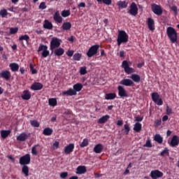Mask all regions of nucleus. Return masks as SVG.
I'll list each match as a JSON object with an SVG mask.
<instances>
[{
  "label": "nucleus",
  "mask_w": 179,
  "mask_h": 179,
  "mask_svg": "<svg viewBox=\"0 0 179 179\" xmlns=\"http://www.w3.org/2000/svg\"><path fill=\"white\" fill-rule=\"evenodd\" d=\"M9 68L12 72H17L19 71V64L17 63H11L9 64Z\"/></svg>",
  "instance_id": "obj_30"
},
{
  "label": "nucleus",
  "mask_w": 179,
  "mask_h": 179,
  "mask_svg": "<svg viewBox=\"0 0 179 179\" xmlns=\"http://www.w3.org/2000/svg\"><path fill=\"white\" fill-rule=\"evenodd\" d=\"M10 130H1V136L3 139H6L10 135Z\"/></svg>",
  "instance_id": "obj_33"
},
{
  "label": "nucleus",
  "mask_w": 179,
  "mask_h": 179,
  "mask_svg": "<svg viewBox=\"0 0 179 179\" xmlns=\"http://www.w3.org/2000/svg\"><path fill=\"white\" fill-rule=\"evenodd\" d=\"M97 2H103V3H105V5H111L112 3V0H96Z\"/></svg>",
  "instance_id": "obj_53"
},
{
  "label": "nucleus",
  "mask_w": 179,
  "mask_h": 179,
  "mask_svg": "<svg viewBox=\"0 0 179 179\" xmlns=\"http://www.w3.org/2000/svg\"><path fill=\"white\" fill-rule=\"evenodd\" d=\"M163 176H164L163 172L159 170L152 171L150 173V177H151V178L152 179L162 178Z\"/></svg>",
  "instance_id": "obj_12"
},
{
  "label": "nucleus",
  "mask_w": 179,
  "mask_h": 179,
  "mask_svg": "<svg viewBox=\"0 0 179 179\" xmlns=\"http://www.w3.org/2000/svg\"><path fill=\"white\" fill-rule=\"evenodd\" d=\"M152 10L155 15H157V16H161V15H163V8H162L161 6L156 3L152 5Z\"/></svg>",
  "instance_id": "obj_9"
},
{
  "label": "nucleus",
  "mask_w": 179,
  "mask_h": 179,
  "mask_svg": "<svg viewBox=\"0 0 179 179\" xmlns=\"http://www.w3.org/2000/svg\"><path fill=\"white\" fill-rule=\"evenodd\" d=\"M30 162H31L30 154H26L20 158V164L21 166H27V164H30Z\"/></svg>",
  "instance_id": "obj_8"
},
{
  "label": "nucleus",
  "mask_w": 179,
  "mask_h": 179,
  "mask_svg": "<svg viewBox=\"0 0 179 179\" xmlns=\"http://www.w3.org/2000/svg\"><path fill=\"white\" fill-rule=\"evenodd\" d=\"M159 156H162V157H164V156H170L169 148H165L164 150L159 154Z\"/></svg>",
  "instance_id": "obj_42"
},
{
  "label": "nucleus",
  "mask_w": 179,
  "mask_h": 179,
  "mask_svg": "<svg viewBox=\"0 0 179 179\" xmlns=\"http://www.w3.org/2000/svg\"><path fill=\"white\" fill-rule=\"evenodd\" d=\"M54 132V130L50 127H46L44 129L43 134L45 135V136H51L52 135V133Z\"/></svg>",
  "instance_id": "obj_31"
},
{
  "label": "nucleus",
  "mask_w": 179,
  "mask_h": 179,
  "mask_svg": "<svg viewBox=\"0 0 179 179\" xmlns=\"http://www.w3.org/2000/svg\"><path fill=\"white\" fill-rule=\"evenodd\" d=\"M86 69H87L86 66L80 67V75H86V73H87V70Z\"/></svg>",
  "instance_id": "obj_51"
},
{
  "label": "nucleus",
  "mask_w": 179,
  "mask_h": 179,
  "mask_svg": "<svg viewBox=\"0 0 179 179\" xmlns=\"http://www.w3.org/2000/svg\"><path fill=\"white\" fill-rule=\"evenodd\" d=\"M133 129L134 131H135V132H141L142 131V124H141L140 122H136V124H134Z\"/></svg>",
  "instance_id": "obj_38"
},
{
  "label": "nucleus",
  "mask_w": 179,
  "mask_h": 179,
  "mask_svg": "<svg viewBox=\"0 0 179 179\" xmlns=\"http://www.w3.org/2000/svg\"><path fill=\"white\" fill-rule=\"evenodd\" d=\"M166 35L172 44H174L178 41V33L176 31V29L172 27L166 28Z\"/></svg>",
  "instance_id": "obj_1"
},
{
  "label": "nucleus",
  "mask_w": 179,
  "mask_h": 179,
  "mask_svg": "<svg viewBox=\"0 0 179 179\" xmlns=\"http://www.w3.org/2000/svg\"><path fill=\"white\" fill-rule=\"evenodd\" d=\"M41 55L43 58H47L48 55H50V50H48V46L43 44H40L38 49L37 50L38 52H41Z\"/></svg>",
  "instance_id": "obj_6"
},
{
  "label": "nucleus",
  "mask_w": 179,
  "mask_h": 179,
  "mask_svg": "<svg viewBox=\"0 0 179 179\" xmlns=\"http://www.w3.org/2000/svg\"><path fill=\"white\" fill-rule=\"evenodd\" d=\"M70 15H71L70 10H64L62 11V17H68V16H70Z\"/></svg>",
  "instance_id": "obj_45"
},
{
  "label": "nucleus",
  "mask_w": 179,
  "mask_h": 179,
  "mask_svg": "<svg viewBox=\"0 0 179 179\" xmlns=\"http://www.w3.org/2000/svg\"><path fill=\"white\" fill-rule=\"evenodd\" d=\"M154 141H155V142H157V143L162 144L163 143V137H162L160 134H157L154 137Z\"/></svg>",
  "instance_id": "obj_40"
},
{
  "label": "nucleus",
  "mask_w": 179,
  "mask_h": 179,
  "mask_svg": "<svg viewBox=\"0 0 179 179\" xmlns=\"http://www.w3.org/2000/svg\"><path fill=\"white\" fill-rule=\"evenodd\" d=\"M103 149L104 146H103V144L98 143L94 146L93 151L94 152V153L100 154L101 153V152H103Z\"/></svg>",
  "instance_id": "obj_18"
},
{
  "label": "nucleus",
  "mask_w": 179,
  "mask_h": 179,
  "mask_svg": "<svg viewBox=\"0 0 179 179\" xmlns=\"http://www.w3.org/2000/svg\"><path fill=\"white\" fill-rule=\"evenodd\" d=\"M0 15L1 16V17H6L8 16V10H6V9L1 10Z\"/></svg>",
  "instance_id": "obj_49"
},
{
  "label": "nucleus",
  "mask_w": 179,
  "mask_h": 179,
  "mask_svg": "<svg viewBox=\"0 0 179 179\" xmlns=\"http://www.w3.org/2000/svg\"><path fill=\"white\" fill-rule=\"evenodd\" d=\"M152 141L150 139L147 140L145 144L143 145L144 148H152Z\"/></svg>",
  "instance_id": "obj_55"
},
{
  "label": "nucleus",
  "mask_w": 179,
  "mask_h": 179,
  "mask_svg": "<svg viewBox=\"0 0 179 179\" xmlns=\"http://www.w3.org/2000/svg\"><path fill=\"white\" fill-rule=\"evenodd\" d=\"M73 50H68L66 54L68 57H73Z\"/></svg>",
  "instance_id": "obj_61"
},
{
  "label": "nucleus",
  "mask_w": 179,
  "mask_h": 179,
  "mask_svg": "<svg viewBox=\"0 0 179 179\" xmlns=\"http://www.w3.org/2000/svg\"><path fill=\"white\" fill-rule=\"evenodd\" d=\"M10 78H12V74L8 70H3L0 72V79H4V80H10Z\"/></svg>",
  "instance_id": "obj_10"
},
{
  "label": "nucleus",
  "mask_w": 179,
  "mask_h": 179,
  "mask_svg": "<svg viewBox=\"0 0 179 179\" xmlns=\"http://www.w3.org/2000/svg\"><path fill=\"white\" fill-rule=\"evenodd\" d=\"M60 177L61 178H66V177H68V172H62L60 174Z\"/></svg>",
  "instance_id": "obj_60"
},
{
  "label": "nucleus",
  "mask_w": 179,
  "mask_h": 179,
  "mask_svg": "<svg viewBox=\"0 0 179 179\" xmlns=\"http://www.w3.org/2000/svg\"><path fill=\"white\" fill-rule=\"evenodd\" d=\"M151 99L157 106H163V99L160 98V94L157 92H152L151 94Z\"/></svg>",
  "instance_id": "obj_7"
},
{
  "label": "nucleus",
  "mask_w": 179,
  "mask_h": 179,
  "mask_svg": "<svg viewBox=\"0 0 179 179\" xmlns=\"http://www.w3.org/2000/svg\"><path fill=\"white\" fill-rule=\"evenodd\" d=\"M21 97L22 100H30V99H31V94L29 90H24Z\"/></svg>",
  "instance_id": "obj_19"
},
{
  "label": "nucleus",
  "mask_w": 179,
  "mask_h": 179,
  "mask_svg": "<svg viewBox=\"0 0 179 179\" xmlns=\"http://www.w3.org/2000/svg\"><path fill=\"white\" fill-rule=\"evenodd\" d=\"M44 85L41 83L35 82L31 85V90L38 91L41 90Z\"/></svg>",
  "instance_id": "obj_15"
},
{
  "label": "nucleus",
  "mask_w": 179,
  "mask_h": 179,
  "mask_svg": "<svg viewBox=\"0 0 179 179\" xmlns=\"http://www.w3.org/2000/svg\"><path fill=\"white\" fill-rule=\"evenodd\" d=\"M136 121L137 122H141V121H143V117L137 116V117H136Z\"/></svg>",
  "instance_id": "obj_62"
},
{
  "label": "nucleus",
  "mask_w": 179,
  "mask_h": 179,
  "mask_svg": "<svg viewBox=\"0 0 179 179\" xmlns=\"http://www.w3.org/2000/svg\"><path fill=\"white\" fill-rule=\"evenodd\" d=\"M101 57H107V54H106L104 49H101Z\"/></svg>",
  "instance_id": "obj_64"
},
{
  "label": "nucleus",
  "mask_w": 179,
  "mask_h": 179,
  "mask_svg": "<svg viewBox=\"0 0 179 179\" xmlns=\"http://www.w3.org/2000/svg\"><path fill=\"white\" fill-rule=\"evenodd\" d=\"M62 28L63 29V30L66 31L71 30V29L72 28V24H71V22H64Z\"/></svg>",
  "instance_id": "obj_36"
},
{
  "label": "nucleus",
  "mask_w": 179,
  "mask_h": 179,
  "mask_svg": "<svg viewBox=\"0 0 179 179\" xmlns=\"http://www.w3.org/2000/svg\"><path fill=\"white\" fill-rule=\"evenodd\" d=\"M171 9L174 12L175 15H178V8H177V6H173L171 7Z\"/></svg>",
  "instance_id": "obj_56"
},
{
  "label": "nucleus",
  "mask_w": 179,
  "mask_h": 179,
  "mask_svg": "<svg viewBox=\"0 0 179 179\" xmlns=\"http://www.w3.org/2000/svg\"><path fill=\"white\" fill-rule=\"evenodd\" d=\"M73 149H75V144L70 143L64 148V153L66 155H71L73 152Z\"/></svg>",
  "instance_id": "obj_16"
},
{
  "label": "nucleus",
  "mask_w": 179,
  "mask_h": 179,
  "mask_svg": "<svg viewBox=\"0 0 179 179\" xmlns=\"http://www.w3.org/2000/svg\"><path fill=\"white\" fill-rule=\"evenodd\" d=\"M155 127H159V125H162V119L156 120L155 121Z\"/></svg>",
  "instance_id": "obj_58"
},
{
  "label": "nucleus",
  "mask_w": 179,
  "mask_h": 179,
  "mask_svg": "<svg viewBox=\"0 0 179 179\" xmlns=\"http://www.w3.org/2000/svg\"><path fill=\"white\" fill-rule=\"evenodd\" d=\"M61 43H62V41L61 39L57 38V37H53L50 41V50L52 51V53L54 52V49L55 48H59V45H61Z\"/></svg>",
  "instance_id": "obj_4"
},
{
  "label": "nucleus",
  "mask_w": 179,
  "mask_h": 179,
  "mask_svg": "<svg viewBox=\"0 0 179 179\" xmlns=\"http://www.w3.org/2000/svg\"><path fill=\"white\" fill-rule=\"evenodd\" d=\"M40 148L39 144H36L32 147L31 153L33 156H37L38 155V148Z\"/></svg>",
  "instance_id": "obj_34"
},
{
  "label": "nucleus",
  "mask_w": 179,
  "mask_h": 179,
  "mask_svg": "<svg viewBox=\"0 0 179 179\" xmlns=\"http://www.w3.org/2000/svg\"><path fill=\"white\" fill-rule=\"evenodd\" d=\"M174 112L173 111V109L169 106V105H166V114L167 115H171V114H173Z\"/></svg>",
  "instance_id": "obj_54"
},
{
  "label": "nucleus",
  "mask_w": 179,
  "mask_h": 179,
  "mask_svg": "<svg viewBox=\"0 0 179 179\" xmlns=\"http://www.w3.org/2000/svg\"><path fill=\"white\" fill-rule=\"evenodd\" d=\"M80 58H82V55L80 53H75L73 56L74 61H80Z\"/></svg>",
  "instance_id": "obj_47"
},
{
  "label": "nucleus",
  "mask_w": 179,
  "mask_h": 179,
  "mask_svg": "<svg viewBox=\"0 0 179 179\" xmlns=\"http://www.w3.org/2000/svg\"><path fill=\"white\" fill-rule=\"evenodd\" d=\"M118 96L124 99V97H128V92L125 90L123 86L119 85L117 87Z\"/></svg>",
  "instance_id": "obj_13"
},
{
  "label": "nucleus",
  "mask_w": 179,
  "mask_h": 179,
  "mask_svg": "<svg viewBox=\"0 0 179 179\" xmlns=\"http://www.w3.org/2000/svg\"><path fill=\"white\" fill-rule=\"evenodd\" d=\"M30 124L32 127H35V128L40 127V123L37 120H31Z\"/></svg>",
  "instance_id": "obj_48"
},
{
  "label": "nucleus",
  "mask_w": 179,
  "mask_h": 179,
  "mask_svg": "<svg viewBox=\"0 0 179 179\" xmlns=\"http://www.w3.org/2000/svg\"><path fill=\"white\" fill-rule=\"evenodd\" d=\"M22 173L24 174L25 177H29V166H27V165H23Z\"/></svg>",
  "instance_id": "obj_41"
},
{
  "label": "nucleus",
  "mask_w": 179,
  "mask_h": 179,
  "mask_svg": "<svg viewBox=\"0 0 179 179\" xmlns=\"http://www.w3.org/2000/svg\"><path fill=\"white\" fill-rule=\"evenodd\" d=\"M131 131V127L128 124V122H126V124L124 125V128L122 129L123 135H129V131Z\"/></svg>",
  "instance_id": "obj_25"
},
{
  "label": "nucleus",
  "mask_w": 179,
  "mask_h": 179,
  "mask_svg": "<svg viewBox=\"0 0 179 179\" xmlns=\"http://www.w3.org/2000/svg\"><path fill=\"white\" fill-rule=\"evenodd\" d=\"M179 145V137L177 135H175L172 137L171 141V146L172 148H176V146H178Z\"/></svg>",
  "instance_id": "obj_17"
},
{
  "label": "nucleus",
  "mask_w": 179,
  "mask_h": 179,
  "mask_svg": "<svg viewBox=\"0 0 179 179\" xmlns=\"http://www.w3.org/2000/svg\"><path fill=\"white\" fill-rule=\"evenodd\" d=\"M128 13L131 15V16H136V15H138V6L136 5V3L132 2L131 3Z\"/></svg>",
  "instance_id": "obj_11"
},
{
  "label": "nucleus",
  "mask_w": 179,
  "mask_h": 179,
  "mask_svg": "<svg viewBox=\"0 0 179 179\" xmlns=\"http://www.w3.org/2000/svg\"><path fill=\"white\" fill-rule=\"evenodd\" d=\"M120 85H123V86H127V87H132L135 86V83L129 78H124L120 80Z\"/></svg>",
  "instance_id": "obj_14"
},
{
  "label": "nucleus",
  "mask_w": 179,
  "mask_h": 179,
  "mask_svg": "<svg viewBox=\"0 0 179 179\" xmlns=\"http://www.w3.org/2000/svg\"><path fill=\"white\" fill-rule=\"evenodd\" d=\"M63 96H76V92L72 88L62 92Z\"/></svg>",
  "instance_id": "obj_27"
},
{
  "label": "nucleus",
  "mask_w": 179,
  "mask_h": 179,
  "mask_svg": "<svg viewBox=\"0 0 179 179\" xmlns=\"http://www.w3.org/2000/svg\"><path fill=\"white\" fill-rule=\"evenodd\" d=\"M53 19H54L55 22H57V23H62V20H64V19L61 16V14H59V11H57L55 13V15L53 16Z\"/></svg>",
  "instance_id": "obj_22"
},
{
  "label": "nucleus",
  "mask_w": 179,
  "mask_h": 179,
  "mask_svg": "<svg viewBox=\"0 0 179 179\" xmlns=\"http://www.w3.org/2000/svg\"><path fill=\"white\" fill-rule=\"evenodd\" d=\"M48 103H49V106H50V107H55V106L58 104V101L55 98H50L48 99Z\"/></svg>",
  "instance_id": "obj_39"
},
{
  "label": "nucleus",
  "mask_w": 179,
  "mask_h": 179,
  "mask_svg": "<svg viewBox=\"0 0 179 179\" xmlns=\"http://www.w3.org/2000/svg\"><path fill=\"white\" fill-rule=\"evenodd\" d=\"M54 26L52 23L50 22L48 20H45L43 23V29H46V30H52Z\"/></svg>",
  "instance_id": "obj_20"
},
{
  "label": "nucleus",
  "mask_w": 179,
  "mask_h": 179,
  "mask_svg": "<svg viewBox=\"0 0 179 179\" xmlns=\"http://www.w3.org/2000/svg\"><path fill=\"white\" fill-rule=\"evenodd\" d=\"M59 148V142L55 141L53 143V149H58Z\"/></svg>",
  "instance_id": "obj_59"
},
{
  "label": "nucleus",
  "mask_w": 179,
  "mask_h": 179,
  "mask_svg": "<svg viewBox=\"0 0 179 179\" xmlns=\"http://www.w3.org/2000/svg\"><path fill=\"white\" fill-rule=\"evenodd\" d=\"M23 40L24 41H27V43H29V40H30V36H29V35H27V34H25V35H22L19 37L20 41H23Z\"/></svg>",
  "instance_id": "obj_43"
},
{
  "label": "nucleus",
  "mask_w": 179,
  "mask_h": 179,
  "mask_svg": "<svg viewBox=\"0 0 179 179\" xmlns=\"http://www.w3.org/2000/svg\"><path fill=\"white\" fill-rule=\"evenodd\" d=\"M108 120H110V115H106L99 118L98 122L99 124H106Z\"/></svg>",
  "instance_id": "obj_29"
},
{
  "label": "nucleus",
  "mask_w": 179,
  "mask_h": 179,
  "mask_svg": "<svg viewBox=\"0 0 179 179\" xmlns=\"http://www.w3.org/2000/svg\"><path fill=\"white\" fill-rule=\"evenodd\" d=\"M130 78L133 82H135V83H139V82L142 81V79L141 78V76L138 74H131L130 76Z\"/></svg>",
  "instance_id": "obj_26"
},
{
  "label": "nucleus",
  "mask_w": 179,
  "mask_h": 179,
  "mask_svg": "<svg viewBox=\"0 0 179 179\" xmlns=\"http://www.w3.org/2000/svg\"><path fill=\"white\" fill-rule=\"evenodd\" d=\"M119 34L117 35V45H121L122 43H128V40H129V36L128 34L124 30L118 31Z\"/></svg>",
  "instance_id": "obj_2"
},
{
  "label": "nucleus",
  "mask_w": 179,
  "mask_h": 179,
  "mask_svg": "<svg viewBox=\"0 0 179 179\" xmlns=\"http://www.w3.org/2000/svg\"><path fill=\"white\" fill-rule=\"evenodd\" d=\"M29 138V135L26 133H22L17 137V141H19L20 142H24L26 139Z\"/></svg>",
  "instance_id": "obj_28"
},
{
  "label": "nucleus",
  "mask_w": 179,
  "mask_h": 179,
  "mask_svg": "<svg viewBox=\"0 0 179 179\" xmlns=\"http://www.w3.org/2000/svg\"><path fill=\"white\" fill-rule=\"evenodd\" d=\"M100 48V45H92L87 52V57L88 58H92L94 55L99 54V49Z\"/></svg>",
  "instance_id": "obj_3"
},
{
  "label": "nucleus",
  "mask_w": 179,
  "mask_h": 179,
  "mask_svg": "<svg viewBox=\"0 0 179 179\" xmlns=\"http://www.w3.org/2000/svg\"><path fill=\"white\" fill-rule=\"evenodd\" d=\"M47 8V6L45 5V2H41L39 5V9L44 10Z\"/></svg>",
  "instance_id": "obj_57"
},
{
  "label": "nucleus",
  "mask_w": 179,
  "mask_h": 179,
  "mask_svg": "<svg viewBox=\"0 0 179 179\" xmlns=\"http://www.w3.org/2000/svg\"><path fill=\"white\" fill-rule=\"evenodd\" d=\"M30 71L31 72L32 75H36L37 73V69H34V66L32 64H29Z\"/></svg>",
  "instance_id": "obj_50"
},
{
  "label": "nucleus",
  "mask_w": 179,
  "mask_h": 179,
  "mask_svg": "<svg viewBox=\"0 0 179 179\" xmlns=\"http://www.w3.org/2000/svg\"><path fill=\"white\" fill-rule=\"evenodd\" d=\"M73 89L74 90V92H76V93L77 92H80V90H82V89H83V85H82V83H76L73 85Z\"/></svg>",
  "instance_id": "obj_35"
},
{
  "label": "nucleus",
  "mask_w": 179,
  "mask_h": 179,
  "mask_svg": "<svg viewBox=\"0 0 179 179\" xmlns=\"http://www.w3.org/2000/svg\"><path fill=\"white\" fill-rule=\"evenodd\" d=\"M89 145V139L84 138L83 142L80 144V148H86Z\"/></svg>",
  "instance_id": "obj_44"
},
{
  "label": "nucleus",
  "mask_w": 179,
  "mask_h": 179,
  "mask_svg": "<svg viewBox=\"0 0 179 179\" xmlns=\"http://www.w3.org/2000/svg\"><path fill=\"white\" fill-rule=\"evenodd\" d=\"M87 171V169H86V166H79L77 167V174H85Z\"/></svg>",
  "instance_id": "obj_32"
},
{
  "label": "nucleus",
  "mask_w": 179,
  "mask_h": 179,
  "mask_svg": "<svg viewBox=\"0 0 179 179\" xmlns=\"http://www.w3.org/2000/svg\"><path fill=\"white\" fill-rule=\"evenodd\" d=\"M117 6L119 9H126V8H128V2L126 1H119L117 3Z\"/></svg>",
  "instance_id": "obj_24"
},
{
  "label": "nucleus",
  "mask_w": 179,
  "mask_h": 179,
  "mask_svg": "<svg viewBox=\"0 0 179 179\" xmlns=\"http://www.w3.org/2000/svg\"><path fill=\"white\" fill-rule=\"evenodd\" d=\"M117 97V94L115 93H108L105 94L106 100H114Z\"/></svg>",
  "instance_id": "obj_37"
},
{
  "label": "nucleus",
  "mask_w": 179,
  "mask_h": 179,
  "mask_svg": "<svg viewBox=\"0 0 179 179\" xmlns=\"http://www.w3.org/2000/svg\"><path fill=\"white\" fill-rule=\"evenodd\" d=\"M64 52H65V50L62 48H56L54 50V54L56 57H62V55H64Z\"/></svg>",
  "instance_id": "obj_23"
},
{
  "label": "nucleus",
  "mask_w": 179,
  "mask_h": 179,
  "mask_svg": "<svg viewBox=\"0 0 179 179\" xmlns=\"http://www.w3.org/2000/svg\"><path fill=\"white\" fill-rule=\"evenodd\" d=\"M147 24L148 26V29H150L151 31L155 30V20L150 17L148 18Z\"/></svg>",
  "instance_id": "obj_21"
},
{
  "label": "nucleus",
  "mask_w": 179,
  "mask_h": 179,
  "mask_svg": "<svg viewBox=\"0 0 179 179\" xmlns=\"http://www.w3.org/2000/svg\"><path fill=\"white\" fill-rule=\"evenodd\" d=\"M122 68H123L124 72L127 73V75H131V73H134V72H136L135 69L129 66V62L127 60L122 62Z\"/></svg>",
  "instance_id": "obj_5"
},
{
  "label": "nucleus",
  "mask_w": 179,
  "mask_h": 179,
  "mask_svg": "<svg viewBox=\"0 0 179 179\" xmlns=\"http://www.w3.org/2000/svg\"><path fill=\"white\" fill-rule=\"evenodd\" d=\"M86 6V3H84V2H81L78 5V8H85Z\"/></svg>",
  "instance_id": "obj_63"
},
{
  "label": "nucleus",
  "mask_w": 179,
  "mask_h": 179,
  "mask_svg": "<svg viewBox=\"0 0 179 179\" xmlns=\"http://www.w3.org/2000/svg\"><path fill=\"white\" fill-rule=\"evenodd\" d=\"M17 31H19V28L17 27H12L10 29V34H16V33H17Z\"/></svg>",
  "instance_id": "obj_52"
},
{
  "label": "nucleus",
  "mask_w": 179,
  "mask_h": 179,
  "mask_svg": "<svg viewBox=\"0 0 179 179\" xmlns=\"http://www.w3.org/2000/svg\"><path fill=\"white\" fill-rule=\"evenodd\" d=\"M72 110L71 109H67L64 113V115L66 116V118H71V115H73Z\"/></svg>",
  "instance_id": "obj_46"
}]
</instances>
